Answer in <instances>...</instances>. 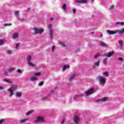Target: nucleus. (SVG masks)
Returning <instances> with one entry per match:
<instances>
[{
  "instance_id": "nucleus-1",
  "label": "nucleus",
  "mask_w": 124,
  "mask_h": 124,
  "mask_svg": "<svg viewBox=\"0 0 124 124\" xmlns=\"http://www.w3.org/2000/svg\"><path fill=\"white\" fill-rule=\"evenodd\" d=\"M32 56L31 55H29L27 58V62L28 66L30 67H35L36 64L32 62Z\"/></svg>"
},
{
  "instance_id": "nucleus-2",
  "label": "nucleus",
  "mask_w": 124,
  "mask_h": 124,
  "mask_svg": "<svg viewBox=\"0 0 124 124\" xmlns=\"http://www.w3.org/2000/svg\"><path fill=\"white\" fill-rule=\"evenodd\" d=\"M97 80H98L99 84L100 86H104L106 84V78L99 75L96 78Z\"/></svg>"
},
{
  "instance_id": "nucleus-3",
  "label": "nucleus",
  "mask_w": 124,
  "mask_h": 124,
  "mask_svg": "<svg viewBox=\"0 0 124 124\" xmlns=\"http://www.w3.org/2000/svg\"><path fill=\"white\" fill-rule=\"evenodd\" d=\"M95 93V90L93 88H90L84 92L86 98H88L90 95H92Z\"/></svg>"
},
{
  "instance_id": "nucleus-4",
  "label": "nucleus",
  "mask_w": 124,
  "mask_h": 124,
  "mask_svg": "<svg viewBox=\"0 0 124 124\" xmlns=\"http://www.w3.org/2000/svg\"><path fill=\"white\" fill-rule=\"evenodd\" d=\"M18 89V85H13L11 87L7 90L8 92H9V97H11L13 95V92L14 91H16Z\"/></svg>"
},
{
  "instance_id": "nucleus-5",
  "label": "nucleus",
  "mask_w": 124,
  "mask_h": 124,
  "mask_svg": "<svg viewBox=\"0 0 124 124\" xmlns=\"http://www.w3.org/2000/svg\"><path fill=\"white\" fill-rule=\"evenodd\" d=\"M33 30L34 31H35L34 35H36V34H38V33H39L40 34H42V33H43V32L44 31V30L41 29H37L35 28H33Z\"/></svg>"
},
{
  "instance_id": "nucleus-6",
  "label": "nucleus",
  "mask_w": 124,
  "mask_h": 124,
  "mask_svg": "<svg viewBox=\"0 0 124 124\" xmlns=\"http://www.w3.org/2000/svg\"><path fill=\"white\" fill-rule=\"evenodd\" d=\"M74 123L75 124H78L80 123V117L78 115H76L74 117Z\"/></svg>"
},
{
  "instance_id": "nucleus-7",
  "label": "nucleus",
  "mask_w": 124,
  "mask_h": 124,
  "mask_svg": "<svg viewBox=\"0 0 124 124\" xmlns=\"http://www.w3.org/2000/svg\"><path fill=\"white\" fill-rule=\"evenodd\" d=\"M44 123V117L41 116H38L36 118V121L35 123H40V122Z\"/></svg>"
},
{
  "instance_id": "nucleus-8",
  "label": "nucleus",
  "mask_w": 124,
  "mask_h": 124,
  "mask_svg": "<svg viewBox=\"0 0 124 124\" xmlns=\"http://www.w3.org/2000/svg\"><path fill=\"white\" fill-rule=\"evenodd\" d=\"M47 28L50 30V33H49L50 38L52 39V38L54 37V36H53V31H51L52 24H49L48 25H47Z\"/></svg>"
},
{
  "instance_id": "nucleus-9",
  "label": "nucleus",
  "mask_w": 124,
  "mask_h": 124,
  "mask_svg": "<svg viewBox=\"0 0 124 124\" xmlns=\"http://www.w3.org/2000/svg\"><path fill=\"white\" fill-rule=\"evenodd\" d=\"M106 100H107V97H104L101 99H96L95 100V102H96V103H98V102H105Z\"/></svg>"
},
{
  "instance_id": "nucleus-10",
  "label": "nucleus",
  "mask_w": 124,
  "mask_h": 124,
  "mask_svg": "<svg viewBox=\"0 0 124 124\" xmlns=\"http://www.w3.org/2000/svg\"><path fill=\"white\" fill-rule=\"evenodd\" d=\"M38 79V78H37L36 76H32L30 78L29 80L31 81V82H36Z\"/></svg>"
},
{
  "instance_id": "nucleus-11",
  "label": "nucleus",
  "mask_w": 124,
  "mask_h": 124,
  "mask_svg": "<svg viewBox=\"0 0 124 124\" xmlns=\"http://www.w3.org/2000/svg\"><path fill=\"white\" fill-rule=\"evenodd\" d=\"M76 3H87L88 0H75Z\"/></svg>"
},
{
  "instance_id": "nucleus-12",
  "label": "nucleus",
  "mask_w": 124,
  "mask_h": 124,
  "mask_svg": "<svg viewBox=\"0 0 124 124\" xmlns=\"http://www.w3.org/2000/svg\"><path fill=\"white\" fill-rule=\"evenodd\" d=\"M75 77H76V75H75V74L72 75L68 79L69 82H72V81L75 79Z\"/></svg>"
},
{
  "instance_id": "nucleus-13",
  "label": "nucleus",
  "mask_w": 124,
  "mask_h": 124,
  "mask_svg": "<svg viewBox=\"0 0 124 124\" xmlns=\"http://www.w3.org/2000/svg\"><path fill=\"white\" fill-rule=\"evenodd\" d=\"M107 32L108 33L109 35H113V34H116L118 32L117 31H112L110 30H108Z\"/></svg>"
},
{
  "instance_id": "nucleus-14",
  "label": "nucleus",
  "mask_w": 124,
  "mask_h": 124,
  "mask_svg": "<svg viewBox=\"0 0 124 124\" xmlns=\"http://www.w3.org/2000/svg\"><path fill=\"white\" fill-rule=\"evenodd\" d=\"M19 37V33L15 32L13 34L12 38L13 39H16Z\"/></svg>"
},
{
  "instance_id": "nucleus-15",
  "label": "nucleus",
  "mask_w": 124,
  "mask_h": 124,
  "mask_svg": "<svg viewBox=\"0 0 124 124\" xmlns=\"http://www.w3.org/2000/svg\"><path fill=\"white\" fill-rule=\"evenodd\" d=\"M114 54H115V52L114 51L109 52L107 54V58H111V57H112Z\"/></svg>"
},
{
  "instance_id": "nucleus-16",
  "label": "nucleus",
  "mask_w": 124,
  "mask_h": 124,
  "mask_svg": "<svg viewBox=\"0 0 124 124\" xmlns=\"http://www.w3.org/2000/svg\"><path fill=\"white\" fill-rule=\"evenodd\" d=\"M99 63H100V61L98 60L94 63L93 67H98L99 66Z\"/></svg>"
},
{
  "instance_id": "nucleus-17",
  "label": "nucleus",
  "mask_w": 124,
  "mask_h": 124,
  "mask_svg": "<svg viewBox=\"0 0 124 124\" xmlns=\"http://www.w3.org/2000/svg\"><path fill=\"white\" fill-rule=\"evenodd\" d=\"M117 31L118 34H119L120 35H122V34H124V28L121 29L120 30H119L118 31Z\"/></svg>"
},
{
  "instance_id": "nucleus-18",
  "label": "nucleus",
  "mask_w": 124,
  "mask_h": 124,
  "mask_svg": "<svg viewBox=\"0 0 124 124\" xmlns=\"http://www.w3.org/2000/svg\"><path fill=\"white\" fill-rule=\"evenodd\" d=\"M70 67V66L69 65H64L62 69V71H64L65 69H68V68H69Z\"/></svg>"
},
{
  "instance_id": "nucleus-19",
  "label": "nucleus",
  "mask_w": 124,
  "mask_h": 124,
  "mask_svg": "<svg viewBox=\"0 0 124 124\" xmlns=\"http://www.w3.org/2000/svg\"><path fill=\"white\" fill-rule=\"evenodd\" d=\"M99 44L101 46H102L103 47H106L107 48H108V46L107 45L105 44V43H104V42H100L99 43Z\"/></svg>"
},
{
  "instance_id": "nucleus-20",
  "label": "nucleus",
  "mask_w": 124,
  "mask_h": 124,
  "mask_svg": "<svg viewBox=\"0 0 124 124\" xmlns=\"http://www.w3.org/2000/svg\"><path fill=\"white\" fill-rule=\"evenodd\" d=\"M34 112V110L32 109L31 110H29L27 113H26V116H29L31 115V114H32Z\"/></svg>"
},
{
  "instance_id": "nucleus-21",
  "label": "nucleus",
  "mask_w": 124,
  "mask_h": 124,
  "mask_svg": "<svg viewBox=\"0 0 124 124\" xmlns=\"http://www.w3.org/2000/svg\"><path fill=\"white\" fill-rule=\"evenodd\" d=\"M102 75L104 77H109V72H104L103 73Z\"/></svg>"
},
{
  "instance_id": "nucleus-22",
  "label": "nucleus",
  "mask_w": 124,
  "mask_h": 124,
  "mask_svg": "<svg viewBox=\"0 0 124 124\" xmlns=\"http://www.w3.org/2000/svg\"><path fill=\"white\" fill-rule=\"evenodd\" d=\"M16 97H21L22 96V93L21 92H16Z\"/></svg>"
},
{
  "instance_id": "nucleus-23",
  "label": "nucleus",
  "mask_w": 124,
  "mask_h": 124,
  "mask_svg": "<svg viewBox=\"0 0 124 124\" xmlns=\"http://www.w3.org/2000/svg\"><path fill=\"white\" fill-rule=\"evenodd\" d=\"M4 81H5V82H6L7 83H8V84H13V80H8L7 79H4Z\"/></svg>"
},
{
  "instance_id": "nucleus-24",
  "label": "nucleus",
  "mask_w": 124,
  "mask_h": 124,
  "mask_svg": "<svg viewBox=\"0 0 124 124\" xmlns=\"http://www.w3.org/2000/svg\"><path fill=\"white\" fill-rule=\"evenodd\" d=\"M19 13H20V11H16V12H15V16H16V17L17 18L19 17Z\"/></svg>"
},
{
  "instance_id": "nucleus-25",
  "label": "nucleus",
  "mask_w": 124,
  "mask_h": 124,
  "mask_svg": "<svg viewBox=\"0 0 124 124\" xmlns=\"http://www.w3.org/2000/svg\"><path fill=\"white\" fill-rule=\"evenodd\" d=\"M118 43L119 44L120 47L122 48L123 46H124V44H123V41H122V40L118 41Z\"/></svg>"
},
{
  "instance_id": "nucleus-26",
  "label": "nucleus",
  "mask_w": 124,
  "mask_h": 124,
  "mask_svg": "<svg viewBox=\"0 0 124 124\" xmlns=\"http://www.w3.org/2000/svg\"><path fill=\"white\" fill-rule=\"evenodd\" d=\"M27 121H29V119H24L19 121L20 124H25Z\"/></svg>"
},
{
  "instance_id": "nucleus-27",
  "label": "nucleus",
  "mask_w": 124,
  "mask_h": 124,
  "mask_svg": "<svg viewBox=\"0 0 124 124\" xmlns=\"http://www.w3.org/2000/svg\"><path fill=\"white\" fill-rule=\"evenodd\" d=\"M49 94H50V93L48 94V95L45 96V97H42V100H43V101H45V100H46V99H47V98H48V96H49Z\"/></svg>"
},
{
  "instance_id": "nucleus-28",
  "label": "nucleus",
  "mask_w": 124,
  "mask_h": 124,
  "mask_svg": "<svg viewBox=\"0 0 124 124\" xmlns=\"http://www.w3.org/2000/svg\"><path fill=\"white\" fill-rule=\"evenodd\" d=\"M60 45L62 46L63 48H65L66 47V45L65 44L62 42H60Z\"/></svg>"
},
{
  "instance_id": "nucleus-29",
  "label": "nucleus",
  "mask_w": 124,
  "mask_h": 124,
  "mask_svg": "<svg viewBox=\"0 0 124 124\" xmlns=\"http://www.w3.org/2000/svg\"><path fill=\"white\" fill-rule=\"evenodd\" d=\"M115 25H120V26H124V22H116Z\"/></svg>"
},
{
  "instance_id": "nucleus-30",
  "label": "nucleus",
  "mask_w": 124,
  "mask_h": 124,
  "mask_svg": "<svg viewBox=\"0 0 124 124\" xmlns=\"http://www.w3.org/2000/svg\"><path fill=\"white\" fill-rule=\"evenodd\" d=\"M62 9H63V10L64 11H65V10L66 9V4H63L62 6Z\"/></svg>"
},
{
  "instance_id": "nucleus-31",
  "label": "nucleus",
  "mask_w": 124,
  "mask_h": 124,
  "mask_svg": "<svg viewBox=\"0 0 124 124\" xmlns=\"http://www.w3.org/2000/svg\"><path fill=\"white\" fill-rule=\"evenodd\" d=\"M6 53L7 55H11V54H12V51H10L9 50H7L6 51Z\"/></svg>"
},
{
  "instance_id": "nucleus-32",
  "label": "nucleus",
  "mask_w": 124,
  "mask_h": 124,
  "mask_svg": "<svg viewBox=\"0 0 124 124\" xmlns=\"http://www.w3.org/2000/svg\"><path fill=\"white\" fill-rule=\"evenodd\" d=\"M41 75V73L40 72L35 73L34 74V76H40Z\"/></svg>"
},
{
  "instance_id": "nucleus-33",
  "label": "nucleus",
  "mask_w": 124,
  "mask_h": 124,
  "mask_svg": "<svg viewBox=\"0 0 124 124\" xmlns=\"http://www.w3.org/2000/svg\"><path fill=\"white\" fill-rule=\"evenodd\" d=\"M16 72H17L19 74H22V70L18 69L16 70Z\"/></svg>"
},
{
  "instance_id": "nucleus-34",
  "label": "nucleus",
  "mask_w": 124,
  "mask_h": 124,
  "mask_svg": "<svg viewBox=\"0 0 124 124\" xmlns=\"http://www.w3.org/2000/svg\"><path fill=\"white\" fill-rule=\"evenodd\" d=\"M19 46H20V43H17L16 44V50H18V48H19Z\"/></svg>"
},
{
  "instance_id": "nucleus-35",
  "label": "nucleus",
  "mask_w": 124,
  "mask_h": 124,
  "mask_svg": "<svg viewBox=\"0 0 124 124\" xmlns=\"http://www.w3.org/2000/svg\"><path fill=\"white\" fill-rule=\"evenodd\" d=\"M17 19L18 21H20V22H23L25 20L23 18H21L19 17Z\"/></svg>"
},
{
  "instance_id": "nucleus-36",
  "label": "nucleus",
  "mask_w": 124,
  "mask_h": 124,
  "mask_svg": "<svg viewBox=\"0 0 124 124\" xmlns=\"http://www.w3.org/2000/svg\"><path fill=\"white\" fill-rule=\"evenodd\" d=\"M3 44H4L3 40H0V45H3Z\"/></svg>"
},
{
  "instance_id": "nucleus-37",
  "label": "nucleus",
  "mask_w": 124,
  "mask_h": 124,
  "mask_svg": "<svg viewBox=\"0 0 124 124\" xmlns=\"http://www.w3.org/2000/svg\"><path fill=\"white\" fill-rule=\"evenodd\" d=\"M100 55V54H99V53H97V54H96V55H95L94 56V59H96L97 58H98V57H99Z\"/></svg>"
},
{
  "instance_id": "nucleus-38",
  "label": "nucleus",
  "mask_w": 124,
  "mask_h": 124,
  "mask_svg": "<svg viewBox=\"0 0 124 124\" xmlns=\"http://www.w3.org/2000/svg\"><path fill=\"white\" fill-rule=\"evenodd\" d=\"M77 96H78V97H81L83 96V93H79V94H77Z\"/></svg>"
},
{
  "instance_id": "nucleus-39",
  "label": "nucleus",
  "mask_w": 124,
  "mask_h": 124,
  "mask_svg": "<svg viewBox=\"0 0 124 124\" xmlns=\"http://www.w3.org/2000/svg\"><path fill=\"white\" fill-rule=\"evenodd\" d=\"M14 70V68H10L8 69V72H13Z\"/></svg>"
},
{
  "instance_id": "nucleus-40",
  "label": "nucleus",
  "mask_w": 124,
  "mask_h": 124,
  "mask_svg": "<svg viewBox=\"0 0 124 124\" xmlns=\"http://www.w3.org/2000/svg\"><path fill=\"white\" fill-rule=\"evenodd\" d=\"M4 76H8V72L5 71L4 72Z\"/></svg>"
},
{
  "instance_id": "nucleus-41",
  "label": "nucleus",
  "mask_w": 124,
  "mask_h": 124,
  "mask_svg": "<svg viewBox=\"0 0 124 124\" xmlns=\"http://www.w3.org/2000/svg\"><path fill=\"white\" fill-rule=\"evenodd\" d=\"M44 84V82H43V81H41L40 82V83H39V85L41 87V86H43V85Z\"/></svg>"
},
{
  "instance_id": "nucleus-42",
  "label": "nucleus",
  "mask_w": 124,
  "mask_h": 124,
  "mask_svg": "<svg viewBox=\"0 0 124 124\" xmlns=\"http://www.w3.org/2000/svg\"><path fill=\"white\" fill-rule=\"evenodd\" d=\"M119 62H124V59L123 58L120 57L118 59Z\"/></svg>"
},
{
  "instance_id": "nucleus-43",
  "label": "nucleus",
  "mask_w": 124,
  "mask_h": 124,
  "mask_svg": "<svg viewBox=\"0 0 124 124\" xmlns=\"http://www.w3.org/2000/svg\"><path fill=\"white\" fill-rule=\"evenodd\" d=\"M76 98H78L77 95H75L74 96V97L73 98V100H75V99H76Z\"/></svg>"
},
{
  "instance_id": "nucleus-44",
  "label": "nucleus",
  "mask_w": 124,
  "mask_h": 124,
  "mask_svg": "<svg viewBox=\"0 0 124 124\" xmlns=\"http://www.w3.org/2000/svg\"><path fill=\"white\" fill-rule=\"evenodd\" d=\"M103 63H104V64H106L107 63V60L105 59L103 61Z\"/></svg>"
},
{
  "instance_id": "nucleus-45",
  "label": "nucleus",
  "mask_w": 124,
  "mask_h": 124,
  "mask_svg": "<svg viewBox=\"0 0 124 124\" xmlns=\"http://www.w3.org/2000/svg\"><path fill=\"white\" fill-rule=\"evenodd\" d=\"M3 123H4V120L1 119V120H0V124H3Z\"/></svg>"
},
{
  "instance_id": "nucleus-46",
  "label": "nucleus",
  "mask_w": 124,
  "mask_h": 124,
  "mask_svg": "<svg viewBox=\"0 0 124 124\" xmlns=\"http://www.w3.org/2000/svg\"><path fill=\"white\" fill-rule=\"evenodd\" d=\"M55 46H52V48H51V51H52V52H54V50H55Z\"/></svg>"
},
{
  "instance_id": "nucleus-47",
  "label": "nucleus",
  "mask_w": 124,
  "mask_h": 124,
  "mask_svg": "<svg viewBox=\"0 0 124 124\" xmlns=\"http://www.w3.org/2000/svg\"><path fill=\"white\" fill-rule=\"evenodd\" d=\"M4 27H6L7 26H11V24H3Z\"/></svg>"
},
{
  "instance_id": "nucleus-48",
  "label": "nucleus",
  "mask_w": 124,
  "mask_h": 124,
  "mask_svg": "<svg viewBox=\"0 0 124 124\" xmlns=\"http://www.w3.org/2000/svg\"><path fill=\"white\" fill-rule=\"evenodd\" d=\"M79 51H80L79 48H77V49H76L75 53H78V52H79Z\"/></svg>"
},
{
  "instance_id": "nucleus-49",
  "label": "nucleus",
  "mask_w": 124,
  "mask_h": 124,
  "mask_svg": "<svg viewBox=\"0 0 124 124\" xmlns=\"http://www.w3.org/2000/svg\"><path fill=\"white\" fill-rule=\"evenodd\" d=\"M73 12L74 14H75V13H76V10L75 9H73Z\"/></svg>"
},
{
  "instance_id": "nucleus-50",
  "label": "nucleus",
  "mask_w": 124,
  "mask_h": 124,
  "mask_svg": "<svg viewBox=\"0 0 124 124\" xmlns=\"http://www.w3.org/2000/svg\"><path fill=\"white\" fill-rule=\"evenodd\" d=\"M64 122H65V120H63L62 122H61V124H64Z\"/></svg>"
},
{
  "instance_id": "nucleus-51",
  "label": "nucleus",
  "mask_w": 124,
  "mask_h": 124,
  "mask_svg": "<svg viewBox=\"0 0 124 124\" xmlns=\"http://www.w3.org/2000/svg\"><path fill=\"white\" fill-rule=\"evenodd\" d=\"M102 57H107V54H103Z\"/></svg>"
},
{
  "instance_id": "nucleus-52",
  "label": "nucleus",
  "mask_w": 124,
  "mask_h": 124,
  "mask_svg": "<svg viewBox=\"0 0 124 124\" xmlns=\"http://www.w3.org/2000/svg\"><path fill=\"white\" fill-rule=\"evenodd\" d=\"M110 8V9H113V8H114V5L111 6Z\"/></svg>"
},
{
  "instance_id": "nucleus-53",
  "label": "nucleus",
  "mask_w": 124,
  "mask_h": 124,
  "mask_svg": "<svg viewBox=\"0 0 124 124\" xmlns=\"http://www.w3.org/2000/svg\"><path fill=\"white\" fill-rule=\"evenodd\" d=\"M0 90H3V87L0 86Z\"/></svg>"
},
{
  "instance_id": "nucleus-54",
  "label": "nucleus",
  "mask_w": 124,
  "mask_h": 124,
  "mask_svg": "<svg viewBox=\"0 0 124 124\" xmlns=\"http://www.w3.org/2000/svg\"><path fill=\"white\" fill-rule=\"evenodd\" d=\"M53 20H54V17H51L50 18V21H53Z\"/></svg>"
},
{
  "instance_id": "nucleus-55",
  "label": "nucleus",
  "mask_w": 124,
  "mask_h": 124,
  "mask_svg": "<svg viewBox=\"0 0 124 124\" xmlns=\"http://www.w3.org/2000/svg\"><path fill=\"white\" fill-rule=\"evenodd\" d=\"M54 93V91H51V92H50V93Z\"/></svg>"
},
{
  "instance_id": "nucleus-56",
  "label": "nucleus",
  "mask_w": 124,
  "mask_h": 124,
  "mask_svg": "<svg viewBox=\"0 0 124 124\" xmlns=\"http://www.w3.org/2000/svg\"><path fill=\"white\" fill-rule=\"evenodd\" d=\"M91 0V1H92V2H93V1H94V0Z\"/></svg>"
},
{
  "instance_id": "nucleus-57",
  "label": "nucleus",
  "mask_w": 124,
  "mask_h": 124,
  "mask_svg": "<svg viewBox=\"0 0 124 124\" xmlns=\"http://www.w3.org/2000/svg\"><path fill=\"white\" fill-rule=\"evenodd\" d=\"M100 36L102 37V36H103V35H101Z\"/></svg>"
},
{
  "instance_id": "nucleus-58",
  "label": "nucleus",
  "mask_w": 124,
  "mask_h": 124,
  "mask_svg": "<svg viewBox=\"0 0 124 124\" xmlns=\"http://www.w3.org/2000/svg\"><path fill=\"white\" fill-rule=\"evenodd\" d=\"M92 34L94 33V32H92Z\"/></svg>"
},
{
  "instance_id": "nucleus-59",
  "label": "nucleus",
  "mask_w": 124,
  "mask_h": 124,
  "mask_svg": "<svg viewBox=\"0 0 124 124\" xmlns=\"http://www.w3.org/2000/svg\"><path fill=\"white\" fill-rule=\"evenodd\" d=\"M123 67H124V64H123Z\"/></svg>"
},
{
  "instance_id": "nucleus-60",
  "label": "nucleus",
  "mask_w": 124,
  "mask_h": 124,
  "mask_svg": "<svg viewBox=\"0 0 124 124\" xmlns=\"http://www.w3.org/2000/svg\"><path fill=\"white\" fill-rule=\"evenodd\" d=\"M28 10H30V8H28Z\"/></svg>"
},
{
  "instance_id": "nucleus-61",
  "label": "nucleus",
  "mask_w": 124,
  "mask_h": 124,
  "mask_svg": "<svg viewBox=\"0 0 124 124\" xmlns=\"http://www.w3.org/2000/svg\"><path fill=\"white\" fill-rule=\"evenodd\" d=\"M57 89H58V87H56Z\"/></svg>"
}]
</instances>
